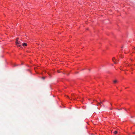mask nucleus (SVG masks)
<instances>
[{"instance_id": "1", "label": "nucleus", "mask_w": 135, "mask_h": 135, "mask_svg": "<svg viewBox=\"0 0 135 135\" xmlns=\"http://www.w3.org/2000/svg\"><path fill=\"white\" fill-rule=\"evenodd\" d=\"M22 41V40H16V44L17 45V47L20 48H21L22 47L21 45L20 44H21Z\"/></svg>"}, {"instance_id": "2", "label": "nucleus", "mask_w": 135, "mask_h": 135, "mask_svg": "<svg viewBox=\"0 0 135 135\" xmlns=\"http://www.w3.org/2000/svg\"><path fill=\"white\" fill-rule=\"evenodd\" d=\"M22 43V45L23 47L26 46L27 45V44L26 43L23 42Z\"/></svg>"}, {"instance_id": "3", "label": "nucleus", "mask_w": 135, "mask_h": 135, "mask_svg": "<svg viewBox=\"0 0 135 135\" xmlns=\"http://www.w3.org/2000/svg\"><path fill=\"white\" fill-rule=\"evenodd\" d=\"M97 104L98 105H100V104H103V102L100 101V103L98 102L97 101Z\"/></svg>"}, {"instance_id": "4", "label": "nucleus", "mask_w": 135, "mask_h": 135, "mask_svg": "<svg viewBox=\"0 0 135 135\" xmlns=\"http://www.w3.org/2000/svg\"><path fill=\"white\" fill-rule=\"evenodd\" d=\"M113 61L114 63L115 64H116L117 62V61H115V60H113Z\"/></svg>"}, {"instance_id": "5", "label": "nucleus", "mask_w": 135, "mask_h": 135, "mask_svg": "<svg viewBox=\"0 0 135 135\" xmlns=\"http://www.w3.org/2000/svg\"><path fill=\"white\" fill-rule=\"evenodd\" d=\"M117 133V131H114V133L115 134H116Z\"/></svg>"}, {"instance_id": "6", "label": "nucleus", "mask_w": 135, "mask_h": 135, "mask_svg": "<svg viewBox=\"0 0 135 135\" xmlns=\"http://www.w3.org/2000/svg\"><path fill=\"white\" fill-rule=\"evenodd\" d=\"M113 82L114 83H115L117 82V80H115Z\"/></svg>"}, {"instance_id": "7", "label": "nucleus", "mask_w": 135, "mask_h": 135, "mask_svg": "<svg viewBox=\"0 0 135 135\" xmlns=\"http://www.w3.org/2000/svg\"><path fill=\"white\" fill-rule=\"evenodd\" d=\"M57 72L58 73H61V71H60L59 70H57Z\"/></svg>"}, {"instance_id": "8", "label": "nucleus", "mask_w": 135, "mask_h": 135, "mask_svg": "<svg viewBox=\"0 0 135 135\" xmlns=\"http://www.w3.org/2000/svg\"><path fill=\"white\" fill-rule=\"evenodd\" d=\"M97 106H98V105H99V106H100V107H102V105H101V104H100V105H98V104H97Z\"/></svg>"}, {"instance_id": "9", "label": "nucleus", "mask_w": 135, "mask_h": 135, "mask_svg": "<svg viewBox=\"0 0 135 135\" xmlns=\"http://www.w3.org/2000/svg\"><path fill=\"white\" fill-rule=\"evenodd\" d=\"M117 109L118 110H121L122 109L121 108L120 109Z\"/></svg>"}, {"instance_id": "10", "label": "nucleus", "mask_w": 135, "mask_h": 135, "mask_svg": "<svg viewBox=\"0 0 135 135\" xmlns=\"http://www.w3.org/2000/svg\"><path fill=\"white\" fill-rule=\"evenodd\" d=\"M18 38H16V40H18Z\"/></svg>"}, {"instance_id": "11", "label": "nucleus", "mask_w": 135, "mask_h": 135, "mask_svg": "<svg viewBox=\"0 0 135 135\" xmlns=\"http://www.w3.org/2000/svg\"><path fill=\"white\" fill-rule=\"evenodd\" d=\"M42 78H43V79H45V78L44 77H43Z\"/></svg>"}, {"instance_id": "12", "label": "nucleus", "mask_w": 135, "mask_h": 135, "mask_svg": "<svg viewBox=\"0 0 135 135\" xmlns=\"http://www.w3.org/2000/svg\"><path fill=\"white\" fill-rule=\"evenodd\" d=\"M103 107H104V105H103Z\"/></svg>"}, {"instance_id": "13", "label": "nucleus", "mask_w": 135, "mask_h": 135, "mask_svg": "<svg viewBox=\"0 0 135 135\" xmlns=\"http://www.w3.org/2000/svg\"><path fill=\"white\" fill-rule=\"evenodd\" d=\"M112 108L110 109V110H112Z\"/></svg>"}, {"instance_id": "14", "label": "nucleus", "mask_w": 135, "mask_h": 135, "mask_svg": "<svg viewBox=\"0 0 135 135\" xmlns=\"http://www.w3.org/2000/svg\"><path fill=\"white\" fill-rule=\"evenodd\" d=\"M133 133V134H134V133H135V132H134V133Z\"/></svg>"}, {"instance_id": "15", "label": "nucleus", "mask_w": 135, "mask_h": 135, "mask_svg": "<svg viewBox=\"0 0 135 135\" xmlns=\"http://www.w3.org/2000/svg\"><path fill=\"white\" fill-rule=\"evenodd\" d=\"M110 104L111 105H112V104H111V103H110Z\"/></svg>"}, {"instance_id": "16", "label": "nucleus", "mask_w": 135, "mask_h": 135, "mask_svg": "<svg viewBox=\"0 0 135 135\" xmlns=\"http://www.w3.org/2000/svg\"><path fill=\"white\" fill-rule=\"evenodd\" d=\"M63 74H65V73H63Z\"/></svg>"}, {"instance_id": "17", "label": "nucleus", "mask_w": 135, "mask_h": 135, "mask_svg": "<svg viewBox=\"0 0 135 135\" xmlns=\"http://www.w3.org/2000/svg\"><path fill=\"white\" fill-rule=\"evenodd\" d=\"M122 58H123V57H121Z\"/></svg>"}]
</instances>
